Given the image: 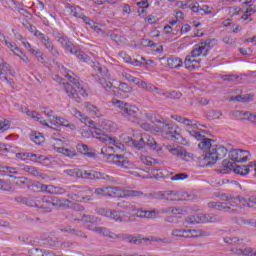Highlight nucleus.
I'll return each mask as SVG.
<instances>
[{
  "mask_svg": "<svg viewBox=\"0 0 256 256\" xmlns=\"http://www.w3.org/2000/svg\"><path fill=\"white\" fill-rule=\"evenodd\" d=\"M211 141L213 140L203 136L198 144L199 149L204 151L208 150L200 157V162L203 167H211L212 165H215L217 161L223 159L229 152L223 145H212Z\"/></svg>",
  "mask_w": 256,
  "mask_h": 256,
  "instance_id": "nucleus-1",
  "label": "nucleus"
},
{
  "mask_svg": "<svg viewBox=\"0 0 256 256\" xmlns=\"http://www.w3.org/2000/svg\"><path fill=\"white\" fill-rule=\"evenodd\" d=\"M111 103L124 119L132 123H141V110L139 107L116 98L112 99Z\"/></svg>",
  "mask_w": 256,
  "mask_h": 256,
  "instance_id": "nucleus-2",
  "label": "nucleus"
},
{
  "mask_svg": "<svg viewBox=\"0 0 256 256\" xmlns=\"http://www.w3.org/2000/svg\"><path fill=\"white\" fill-rule=\"evenodd\" d=\"M113 150L112 147H104L101 149V155L107 163H111L112 165H116V167H121V169H137L135 164L124 155L119 154H111L109 151Z\"/></svg>",
  "mask_w": 256,
  "mask_h": 256,
  "instance_id": "nucleus-3",
  "label": "nucleus"
},
{
  "mask_svg": "<svg viewBox=\"0 0 256 256\" xmlns=\"http://www.w3.org/2000/svg\"><path fill=\"white\" fill-rule=\"evenodd\" d=\"M93 70L95 71V79L100 83V85L106 89V91H109V89H112L113 83L109 81L111 78V74H109V70L105 66H101V64H94Z\"/></svg>",
  "mask_w": 256,
  "mask_h": 256,
  "instance_id": "nucleus-4",
  "label": "nucleus"
},
{
  "mask_svg": "<svg viewBox=\"0 0 256 256\" xmlns=\"http://www.w3.org/2000/svg\"><path fill=\"white\" fill-rule=\"evenodd\" d=\"M84 123L92 128L91 134L93 137H95V139H98V141H101V143H105L106 145H115L117 147V140L105 134V131L102 129L96 128L93 120L88 118V120H86Z\"/></svg>",
  "mask_w": 256,
  "mask_h": 256,
  "instance_id": "nucleus-5",
  "label": "nucleus"
},
{
  "mask_svg": "<svg viewBox=\"0 0 256 256\" xmlns=\"http://www.w3.org/2000/svg\"><path fill=\"white\" fill-rule=\"evenodd\" d=\"M53 79L59 83L60 87H62L69 99H72V101H75L76 103H81V97H79V93H77V90L73 87V85L65 81L59 75H55Z\"/></svg>",
  "mask_w": 256,
  "mask_h": 256,
  "instance_id": "nucleus-6",
  "label": "nucleus"
},
{
  "mask_svg": "<svg viewBox=\"0 0 256 256\" xmlns=\"http://www.w3.org/2000/svg\"><path fill=\"white\" fill-rule=\"evenodd\" d=\"M28 189L39 193L41 191H45L46 193H50L52 195H63L65 193V189L55 187L53 185H45L40 182H34L31 185H28Z\"/></svg>",
  "mask_w": 256,
  "mask_h": 256,
  "instance_id": "nucleus-7",
  "label": "nucleus"
},
{
  "mask_svg": "<svg viewBox=\"0 0 256 256\" xmlns=\"http://www.w3.org/2000/svg\"><path fill=\"white\" fill-rule=\"evenodd\" d=\"M11 77H13V70L11 69V65L7 64L3 58H0V81L7 83V85L10 87H13L15 82Z\"/></svg>",
  "mask_w": 256,
  "mask_h": 256,
  "instance_id": "nucleus-8",
  "label": "nucleus"
},
{
  "mask_svg": "<svg viewBox=\"0 0 256 256\" xmlns=\"http://www.w3.org/2000/svg\"><path fill=\"white\" fill-rule=\"evenodd\" d=\"M121 208L125 209L127 213H132V215H136V217H145L146 219H151L154 215V211L137 209V207L131 202H122Z\"/></svg>",
  "mask_w": 256,
  "mask_h": 256,
  "instance_id": "nucleus-9",
  "label": "nucleus"
},
{
  "mask_svg": "<svg viewBox=\"0 0 256 256\" xmlns=\"http://www.w3.org/2000/svg\"><path fill=\"white\" fill-rule=\"evenodd\" d=\"M154 199H165L166 201H179L181 199H185V197H189L187 193L175 192V191H164L157 192L152 194Z\"/></svg>",
  "mask_w": 256,
  "mask_h": 256,
  "instance_id": "nucleus-10",
  "label": "nucleus"
},
{
  "mask_svg": "<svg viewBox=\"0 0 256 256\" xmlns=\"http://www.w3.org/2000/svg\"><path fill=\"white\" fill-rule=\"evenodd\" d=\"M80 179H90V180H102V181H113V177L105 174L103 172H98L95 170H83L81 171Z\"/></svg>",
  "mask_w": 256,
  "mask_h": 256,
  "instance_id": "nucleus-11",
  "label": "nucleus"
},
{
  "mask_svg": "<svg viewBox=\"0 0 256 256\" xmlns=\"http://www.w3.org/2000/svg\"><path fill=\"white\" fill-rule=\"evenodd\" d=\"M211 51V41L206 40L205 42L196 44L191 51L192 57H207Z\"/></svg>",
  "mask_w": 256,
  "mask_h": 256,
  "instance_id": "nucleus-12",
  "label": "nucleus"
},
{
  "mask_svg": "<svg viewBox=\"0 0 256 256\" xmlns=\"http://www.w3.org/2000/svg\"><path fill=\"white\" fill-rule=\"evenodd\" d=\"M222 166L224 167V169H227L229 171H234V173H236V175H248L249 173V168L245 165H240L237 166V164L230 162L229 160L225 159L222 161Z\"/></svg>",
  "mask_w": 256,
  "mask_h": 256,
  "instance_id": "nucleus-13",
  "label": "nucleus"
},
{
  "mask_svg": "<svg viewBox=\"0 0 256 256\" xmlns=\"http://www.w3.org/2000/svg\"><path fill=\"white\" fill-rule=\"evenodd\" d=\"M229 157L232 163H245L249 161L251 154L247 150L236 149L230 151Z\"/></svg>",
  "mask_w": 256,
  "mask_h": 256,
  "instance_id": "nucleus-14",
  "label": "nucleus"
},
{
  "mask_svg": "<svg viewBox=\"0 0 256 256\" xmlns=\"http://www.w3.org/2000/svg\"><path fill=\"white\" fill-rule=\"evenodd\" d=\"M104 215L105 217L113 219L114 221H119L120 223L129 221V215L123 211L106 210Z\"/></svg>",
  "mask_w": 256,
  "mask_h": 256,
  "instance_id": "nucleus-15",
  "label": "nucleus"
},
{
  "mask_svg": "<svg viewBox=\"0 0 256 256\" xmlns=\"http://www.w3.org/2000/svg\"><path fill=\"white\" fill-rule=\"evenodd\" d=\"M170 153L173 154L175 157H179L183 161H193L195 155L193 153L188 152L183 147H177L170 149Z\"/></svg>",
  "mask_w": 256,
  "mask_h": 256,
  "instance_id": "nucleus-16",
  "label": "nucleus"
},
{
  "mask_svg": "<svg viewBox=\"0 0 256 256\" xmlns=\"http://www.w3.org/2000/svg\"><path fill=\"white\" fill-rule=\"evenodd\" d=\"M36 208L38 209V213H51L53 211L51 202L47 196L38 198Z\"/></svg>",
  "mask_w": 256,
  "mask_h": 256,
  "instance_id": "nucleus-17",
  "label": "nucleus"
},
{
  "mask_svg": "<svg viewBox=\"0 0 256 256\" xmlns=\"http://www.w3.org/2000/svg\"><path fill=\"white\" fill-rule=\"evenodd\" d=\"M65 77L66 79H68V81H70V83H72V85H74L76 89H78V93H80L82 97H88L89 94L87 93V90H85V88L83 87V84L78 77H73L70 74H65Z\"/></svg>",
  "mask_w": 256,
  "mask_h": 256,
  "instance_id": "nucleus-18",
  "label": "nucleus"
},
{
  "mask_svg": "<svg viewBox=\"0 0 256 256\" xmlns=\"http://www.w3.org/2000/svg\"><path fill=\"white\" fill-rule=\"evenodd\" d=\"M141 163L147 165L149 168H146L144 171L146 173H155V171H160L159 167H155L157 165V160L149 157V156H141L140 157Z\"/></svg>",
  "mask_w": 256,
  "mask_h": 256,
  "instance_id": "nucleus-19",
  "label": "nucleus"
},
{
  "mask_svg": "<svg viewBox=\"0 0 256 256\" xmlns=\"http://www.w3.org/2000/svg\"><path fill=\"white\" fill-rule=\"evenodd\" d=\"M221 198L224 201H230V203H234V205H239L240 203L243 204L244 207H252L251 205V200L245 199V198H241V196H236V197H230L227 196V194H222Z\"/></svg>",
  "mask_w": 256,
  "mask_h": 256,
  "instance_id": "nucleus-20",
  "label": "nucleus"
},
{
  "mask_svg": "<svg viewBox=\"0 0 256 256\" xmlns=\"http://www.w3.org/2000/svg\"><path fill=\"white\" fill-rule=\"evenodd\" d=\"M15 201L17 203H21L22 205H27L28 207L37 208V202L39 201V198H35L34 196H18L15 198Z\"/></svg>",
  "mask_w": 256,
  "mask_h": 256,
  "instance_id": "nucleus-21",
  "label": "nucleus"
},
{
  "mask_svg": "<svg viewBox=\"0 0 256 256\" xmlns=\"http://www.w3.org/2000/svg\"><path fill=\"white\" fill-rule=\"evenodd\" d=\"M40 43L44 45V47L53 55V57H59V50L55 47V44H53V41L49 39V36H46Z\"/></svg>",
  "mask_w": 256,
  "mask_h": 256,
  "instance_id": "nucleus-22",
  "label": "nucleus"
},
{
  "mask_svg": "<svg viewBox=\"0 0 256 256\" xmlns=\"http://www.w3.org/2000/svg\"><path fill=\"white\" fill-rule=\"evenodd\" d=\"M184 65L186 69L193 71V69H199L201 67V60H196L193 56H186Z\"/></svg>",
  "mask_w": 256,
  "mask_h": 256,
  "instance_id": "nucleus-23",
  "label": "nucleus"
},
{
  "mask_svg": "<svg viewBox=\"0 0 256 256\" xmlns=\"http://www.w3.org/2000/svg\"><path fill=\"white\" fill-rule=\"evenodd\" d=\"M118 239H122L126 241V243H131L132 245H141L143 241H149L148 238H137V236L133 235H119Z\"/></svg>",
  "mask_w": 256,
  "mask_h": 256,
  "instance_id": "nucleus-24",
  "label": "nucleus"
},
{
  "mask_svg": "<svg viewBox=\"0 0 256 256\" xmlns=\"http://www.w3.org/2000/svg\"><path fill=\"white\" fill-rule=\"evenodd\" d=\"M160 129L162 133H166V135H170L171 139L179 140V137L173 135L175 133L176 126L172 124H165L164 122H160Z\"/></svg>",
  "mask_w": 256,
  "mask_h": 256,
  "instance_id": "nucleus-25",
  "label": "nucleus"
},
{
  "mask_svg": "<svg viewBox=\"0 0 256 256\" xmlns=\"http://www.w3.org/2000/svg\"><path fill=\"white\" fill-rule=\"evenodd\" d=\"M144 140L145 145L150 147V149H152L153 151H161L163 149L161 145H159V143L155 141V138L150 135L144 134Z\"/></svg>",
  "mask_w": 256,
  "mask_h": 256,
  "instance_id": "nucleus-26",
  "label": "nucleus"
},
{
  "mask_svg": "<svg viewBox=\"0 0 256 256\" xmlns=\"http://www.w3.org/2000/svg\"><path fill=\"white\" fill-rule=\"evenodd\" d=\"M208 207L210 209H216V211H224L225 213L231 211V206L225 202H210L208 203Z\"/></svg>",
  "mask_w": 256,
  "mask_h": 256,
  "instance_id": "nucleus-27",
  "label": "nucleus"
},
{
  "mask_svg": "<svg viewBox=\"0 0 256 256\" xmlns=\"http://www.w3.org/2000/svg\"><path fill=\"white\" fill-rule=\"evenodd\" d=\"M127 143L130 147H135V149L141 150L145 147V134L141 136L140 139L138 140H135L133 138H128Z\"/></svg>",
  "mask_w": 256,
  "mask_h": 256,
  "instance_id": "nucleus-28",
  "label": "nucleus"
},
{
  "mask_svg": "<svg viewBox=\"0 0 256 256\" xmlns=\"http://www.w3.org/2000/svg\"><path fill=\"white\" fill-rule=\"evenodd\" d=\"M202 223H219L223 221L221 216H217L215 214H202L200 216Z\"/></svg>",
  "mask_w": 256,
  "mask_h": 256,
  "instance_id": "nucleus-29",
  "label": "nucleus"
},
{
  "mask_svg": "<svg viewBox=\"0 0 256 256\" xmlns=\"http://www.w3.org/2000/svg\"><path fill=\"white\" fill-rule=\"evenodd\" d=\"M167 65L170 69H179L183 67V60L179 57L171 56L167 59Z\"/></svg>",
  "mask_w": 256,
  "mask_h": 256,
  "instance_id": "nucleus-30",
  "label": "nucleus"
},
{
  "mask_svg": "<svg viewBox=\"0 0 256 256\" xmlns=\"http://www.w3.org/2000/svg\"><path fill=\"white\" fill-rule=\"evenodd\" d=\"M96 233H98V235H103V237H109L110 239H119V235L109 231L106 227L99 226L96 229Z\"/></svg>",
  "mask_w": 256,
  "mask_h": 256,
  "instance_id": "nucleus-31",
  "label": "nucleus"
},
{
  "mask_svg": "<svg viewBox=\"0 0 256 256\" xmlns=\"http://www.w3.org/2000/svg\"><path fill=\"white\" fill-rule=\"evenodd\" d=\"M67 8L70 11V15H72V17H76L78 19H85V14L83 13V11H81V8H77L75 6H72L71 4H68Z\"/></svg>",
  "mask_w": 256,
  "mask_h": 256,
  "instance_id": "nucleus-32",
  "label": "nucleus"
},
{
  "mask_svg": "<svg viewBox=\"0 0 256 256\" xmlns=\"http://www.w3.org/2000/svg\"><path fill=\"white\" fill-rule=\"evenodd\" d=\"M171 117L178 123H183V125H186L187 127H193L194 129H197V124H191L193 123V120L191 119L183 118V116L179 115H172Z\"/></svg>",
  "mask_w": 256,
  "mask_h": 256,
  "instance_id": "nucleus-33",
  "label": "nucleus"
},
{
  "mask_svg": "<svg viewBox=\"0 0 256 256\" xmlns=\"http://www.w3.org/2000/svg\"><path fill=\"white\" fill-rule=\"evenodd\" d=\"M186 233H189L193 239H197L199 237H209V232L203 231L201 229H188Z\"/></svg>",
  "mask_w": 256,
  "mask_h": 256,
  "instance_id": "nucleus-34",
  "label": "nucleus"
},
{
  "mask_svg": "<svg viewBox=\"0 0 256 256\" xmlns=\"http://www.w3.org/2000/svg\"><path fill=\"white\" fill-rule=\"evenodd\" d=\"M253 97V94L232 96L230 98V101H237L238 103H249V101L253 100Z\"/></svg>",
  "mask_w": 256,
  "mask_h": 256,
  "instance_id": "nucleus-35",
  "label": "nucleus"
},
{
  "mask_svg": "<svg viewBox=\"0 0 256 256\" xmlns=\"http://www.w3.org/2000/svg\"><path fill=\"white\" fill-rule=\"evenodd\" d=\"M235 223L237 225H249L250 227H256L255 219H245L244 217L234 218Z\"/></svg>",
  "mask_w": 256,
  "mask_h": 256,
  "instance_id": "nucleus-36",
  "label": "nucleus"
},
{
  "mask_svg": "<svg viewBox=\"0 0 256 256\" xmlns=\"http://www.w3.org/2000/svg\"><path fill=\"white\" fill-rule=\"evenodd\" d=\"M31 141H34L36 145H41V143H44L45 137L41 132H32L30 135Z\"/></svg>",
  "mask_w": 256,
  "mask_h": 256,
  "instance_id": "nucleus-37",
  "label": "nucleus"
},
{
  "mask_svg": "<svg viewBox=\"0 0 256 256\" xmlns=\"http://www.w3.org/2000/svg\"><path fill=\"white\" fill-rule=\"evenodd\" d=\"M201 215L203 214H197L192 215L186 218L187 225H196L197 223H203V220L201 219Z\"/></svg>",
  "mask_w": 256,
  "mask_h": 256,
  "instance_id": "nucleus-38",
  "label": "nucleus"
},
{
  "mask_svg": "<svg viewBox=\"0 0 256 256\" xmlns=\"http://www.w3.org/2000/svg\"><path fill=\"white\" fill-rule=\"evenodd\" d=\"M57 151L58 153H62V155H65L66 157H70V159H73V157H77V152L69 148L60 147L57 149Z\"/></svg>",
  "mask_w": 256,
  "mask_h": 256,
  "instance_id": "nucleus-39",
  "label": "nucleus"
},
{
  "mask_svg": "<svg viewBox=\"0 0 256 256\" xmlns=\"http://www.w3.org/2000/svg\"><path fill=\"white\" fill-rule=\"evenodd\" d=\"M86 111H88L90 115H95L96 117H99L101 115L98 107L89 102L86 103Z\"/></svg>",
  "mask_w": 256,
  "mask_h": 256,
  "instance_id": "nucleus-40",
  "label": "nucleus"
},
{
  "mask_svg": "<svg viewBox=\"0 0 256 256\" xmlns=\"http://www.w3.org/2000/svg\"><path fill=\"white\" fill-rule=\"evenodd\" d=\"M197 128L194 127H188L187 128V133L191 136L194 137V139H197V141H200V139H203L205 135H202L200 132L195 130Z\"/></svg>",
  "mask_w": 256,
  "mask_h": 256,
  "instance_id": "nucleus-41",
  "label": "nucleus"
},
{
  "mask_svg": "<svg viewBox=\"0 0 256 256\" xmlns=\"http://www.w3.org/2000/svg\"><path fill=\"white\" fill-rule=\"evenodd\" d=\"M222 115L223 113H221V111H218V110H209L206 113V117L210 121H213V119H220Z\"/></svg>",
  "mask_w": 256,
  "mask_h": 256,
  "instance_id": "nucleus-42",
  "label": "nucleus"
},
{
  "mask_svg": "<svg viewBox=\"0 0 256 256\" xmlns=\"http://www.w3.org/2000/svg\"><path fill=\"white\" fill-rule=\"evenodd\" d=\"M54 39L60 43L61 47H63V45L69 40V37H67L65 34L63 33H55L54 34Z\"/></svg>",
  "mask_w": 256,
  "mask_h": 256,
  "instance_id": "nucleus-43",
  "label": "nucleus"
},
{
  "mask_svg": "<svg viewBox=\"0 0 256 256\" xmlns=\"http://www.w3.org/2000/svg\"><path fill=\"white\" fill-rule=\"evenodd\" d=\"M73 55H76L77 58L80 59V61H84L85 63H88L91 60V58H89V55L81 50H74Z\"/></svg>",
  "mask_w": 256,
  "mask_h": 256,
  "instance_id": "nucleus-44",
  "label": "nucleus"
},
{
  "mask_svg": "<svg viewBox=\"0 0 256 256\" xmlns=\"http://www.w3.org/2000/svg\"><path fill=\"white\" fill-rule=\"evenodd\" d=\"M81 171L82 169L74 168V169H67L64 171L66 175H69L70 177H77L78 179H81Z\"/></svg>",
  "mask_w": 256,
  "mask_h": 256,
  "instance_id": "nucleus-45",
  "label": "nucleus"
},
{
  "mask_svg": "<svg viewBox=\"0 0 256 256\" xmlns=\"http://www.w3.org/2000/svg\"><path fill=\"white\" fill-rule=\"evenodd\" d=\"M117 191H119V188L117 187H105V197H118Z\"/></svg>",
  "mask_w": 256,
  "mask_h": 256,
  "instance_id": "nucleus-46",
  "label": "nucleus"
},
{
  "mask_svg": "<svg viewBox=\"0 0 256 256\" xmlns=\"http://www.w3.org/2000/svg\"><path fill=\"white\" fill-rule=\"evenodd\" d=\"M86 217H87L86 215H83L82 217V221H85L86 229H88L89 231H94V233H97V228L99 226H95V224L91 220L89 221L85 220Z\"/></svg>",
  "mask_w": 256,
  "mask_h": 256,
  "instance_id": "nucleus-47",
  "label": "nucleus"
},
{
  "mask_svg": "<svg viewBox=\"0 0 256 256\" xmlns=\"http://www.w3.org/2000/svg\"><path fill=\"white\" fill-rule=\"evenodd\" d=\"M143 192L139 190H124V197H141Z\"/></svg>",
  "mask_w": 256,
  "mask_h": 256,
  "instance_id": "nucleus-48",
  "label": "nucleus"
},
{
  "mask_svg": "<svg viewBox=\"0 0 256 256\" xmlns=\"http://www.w3.org/2000/svg\"><path fill=\"white\" fill-rule=\"evenodd\" d=\"M73 113L77 119H80V121H82V123H87V121H89V117L81 113V111H79L77 108L73 110Z\"/></svg>",
  "mask_w": 256,
  "mask_h": 256,
  "instance_id": "nucleus-49",
  "label": "nucleus"
},
{
  "mask_svg": "<svg viewBox=\"0 0 256 256\" xmlns=\"http://www.w3.org/2000/svg\"><path fill=\"white\" fill-rule=\"evenodd\" d=\"M52 121L57 125H62V127H69V121L65 120V118L54 116Z\"/></svg>",
  "mask_w": 256,
  "mask_h": 256,
  "instance_id": "nucleus-50",
  "label": "nucleus"
},
{
  "mask_svg": "<svg viewBox=\"0 0 256 256\" xmlns=\"http://www.w3.org/2000/svg\"><path fill=\"white\" fill-rule=\"evenodd\" d=\"M49 201H50V206L51 207H55L56 209H59L61 206V198L52 196L49 197Z\"/></svg>",
  "mask_w": 256,
  "mask_h": 256,
  "instance_id": "nucleus-51",
  "label": "nucleus"
},
{
  "mask_svg": "<svg viewBox=\"0 0 256 256\" xmlns=\"http://www.w3.org/2000/svg\"><path fill=\"white\" fill-rule=\"evenodd\" d=\"M182 95L181 92L177 91L165 92L166 99H181Z\"/></svg>",
  "mask_w": 256,
  "mask_h": 256,
  "instance_id": "nucleus-52",
  "label": "nucleus"
},
{
  "mask_svg": "<svg viewBox=\"0 0 256 256\" xmlns=\"http://www.w3.org/2000/svg\"><path fill=\"white\" fill-rule=\"evenodd\" d=\"M15 179V184L19 185V187H25V185L28 187L29 179H27L26 177H15Z\"/></svg>",
  "mask_w": 256,
  "mask_h": 256,
  "instance_id": "nucleus-53",
  "label": "nucleus"
},
{
  "mask_svg": "<svg viewBox=\"0 0 256 256\" xmlns=\"http://www.w3.org/2000/svg\"><path fill=\"white\" fill-rule=\"evenodd\" d=\"M63 49H65V51H67L68 53H71V55H73V53H75V47L73 46V42L71 40H68L63 46Z\"/></svg>",
  "mask_w": 256,
  "mask_h": 256,
  "instance_id": "nucleus-54",
  "label": "nucleus"
},
{
  "mask_svg": "<svg viewBox=\"0 0 256 256\" xmlns=\"http://www.w3.org/2000/svg\"><path fill=\"white\" fill-rule=\"evenodd\" d=\"M70 235H75L76 237H83V239H87V235L80 229L72 228L70 230Z\"/></svg>",
  "mask_w": 256,
  "mask_h": 256,
  "instance_id": "nucleus-55",
  "label": "nucleus"
},
{
  "mask_svg": "<svg viewBox=\"0 0 256 256\" xmlns=\"http://www.w3.org/2000/svg\"><path fill=\"white\" fill-rule=\"evenodd\" d=\"M164 213H173L174 215H181L183 213V209L180 207H169L164 211Z\"/></svg>",
  "mask_w": 256,
  "mask_h": 256,
  "instance_id": "nucleus-56",
  "label": "nucleus"
},
{
  "mask_svg": "<svg viewBox=\"0 0 256 256\" xmlns=\"http://www.w3.org/2000/svg\"><path fill=\"white\" fill-rule=\"evenodd\" d=\"M72 201L66 198H61L60 200V208L62 209H71Z\"/></svg>",
  "mask_w": 256,
  "mask_h": 256,
  "instance_id": "nucleus-57",
  "label": "nucleus"
},
{
  "mask_svg": "<svg viewBox=\"0 0 256 256\" xmlns=\"http://www.w3.org/2000/svg\"><path fill=\"white\" fill-rule=\"evenodd\" d=\"M119 91H121L122 93H131L132 88L130 86H128L127 83H123L121 82L118 86Z\"/></svg>",
  "mask_w": 256,
  "mask_h": 256,
  "instance_id": "nucleus-58",
  "label": "nucleus"
},
{
  "mask_svg": "<svg viewBox=\"0 0 256 256\" xmlns=\"http://www.w3.org/2000/svg\"><path fill=\"white\" fill-rule=\"evenodd\" d=\"M189 175L187 173H178L171 177V181H183L184 179H187Z\"/></svg>",
  "mask_w": 256,
  "mask_h": 256,
  "instance_id": "nucleus-59",
  "label": "nucleus"
},
{
  "mask_svg": "<svg viewBox=\"0 0 256 256\" xmlns=\"http://www.w3.org/2000/svg\"><path fill=\"white\" fill-rule=\"evenodd\" d=\"M29 159H31V161H34V162L45 161V156H43L41 154L30 153Z\"/></svg>",
  "mask_w": 256,
  "mask_h": 256,
  "instance_id": "nucleus-60",
  "label": "nucleus"
},
{
  "mask_svg": "<svg viewBox=\"0 0 256 256\" xmlns=\"http://www.w3.org/2000/svg\"><path fill=\"white\" fill-rule=\"evenodd\" d=\"M185 233H187V230H185V229H174V230H172V235L174 237H185Z\"/></svg>",
  "mask_w": 256,
  "mask_h": 256,
  "instance_id": "nucleus-61",
  "label": "nucleus"
},
{
  "mask_svg": "<svg viewBox=\"0 0 256 256\" xmlns=\"http://www.w3.org/2000/svg\"><path fill=\"white\" fill-rule=\"evenodd\" d=\"M224 242L228 245H237L239 243V238L237 237H225Z\"/></svg>",
  "mask_w": 256,
  "mask_h": 256,
  "instance_id": "nucleus-62",
  "label": "nucleus"
},
{
  "mask_svg": "<svg viewBox=\"0 0 256 256\" xmlns=\"http://www.w3.org/2000/svg\"><path fill=\"white\" fill-rule=\"evenodd\" d=\"M11 127V124L8 120L0 121V133H4V131H7Z\"/></svg>",
  "mask_w": 256,
  "mask_h": 256,
  "instance_id": "nucleus-63",
  "label": "nucleus"
},
{
  "mask_svg": "<svg viewBox=\"0 0 256 256\" xmlns=\"http://www.w3.org/2000/svg\"><path fill=\"white\" fill-rule=\"evenodd\" d=\"M21 243H24L25 245H33L35 243V240L31 239V237H19L18 238Z\"/></svg>",
  "mask_w": 256,
  "mask_h": 256,
  "instance_id": "nucleus-64",
  "label": "nucleus"
}]
</instances>
